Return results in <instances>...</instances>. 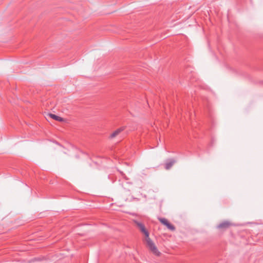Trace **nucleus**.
<instances>
[{"label": "nucleus", "mask_w": 263, "mask_h": 263, "mask_svg": "<svg viewBox=\"0 0 263 263\" xmlns=\"http://www.w3.org/2000/svg\"><path fill=\"white\" fill-rule=\"evenodd\" d=\"M144 241H145L146 247L154 255L159 256L160 254V252L158 251L155 243L149 238V237H145Z\"/></svg>", "instance_id": "1"}, {"label": "nucleus", "mask_w": 263, "mask_h": 263, "mask_svg": "<svg viewBox=\"0 0 263 263\" xmlns=\"http://www.w3.org/2000/svg\"><path fill=\"white\" fill-rule=\"evenodd\" d=\"M135 223L137 224V226L139 227L141 231L143 233V234L145 235V237H147L149 236V233L146 231V229L145 228L144 226L139 222H138L137 221H135Z\"/></svg>", "instance_id": "2"}, {"label": "nucleus", "mask_w": 263, "mask_h": 263, "mask_svg": "<svg viewBox=\"0 0 263 263\" xmlns=\"http://www.w3.org/2000/svg\"><path fill=\"white\" fill-rule=\"evenodd\" d=\"M160 221L164 225L166 226L168 229H170L172 231H174L175 230V228L174 226H173L172 224L170 223L168 221L164 218H159V219Z\"/></svg>", "instance_id": "3"}, {"label": "nucleus", "mask_w": 263, "mask_h": 263, "mask_svg": "<svg viewBox=\"0 0 263 263\" xmlns=\"http://www.w3.org/2000/svg\"><path fill=\"white\" fill-rule=\"evenodd\" d=\"M231 226V223L228 221H223L219 223L217 226V228L221 230H224L228 228Z\"/></svg>", "instance_id": "4"}, {"label": "nucleus", "mask_w": 263, "mask_h": 263, "mask_svg": "<svg viewBox=\"0 0 263 263\" xmlns=\"http://www.w3.org/2000/svg\"><path fill=\"white\" fill-rule=\"evenodd\" d=\"M123 130L124 128L123 127L117 129V130L114 131L112 134H110L109 138L111 139L115 138Z\"/></svg>", "instance_id": "5"}, {"label": "nucleus", "mask_w": 263, "mask_h": 263, "mask_svg": "<svg viewBox=\"0 0 263 263\" xmlns=\"http://www.w3.org/2000/svg\"><path fill=\"white\" fill-rule=\"evenodd\" d=\"M48 116L56 121L63 122L65 120L63 118L52 114H49Z\"/></svg>", "instance_id": "6"}, {"label": "nucleus", "mask_w": 263, "mask_h": 263, "mask_svg": "<svg viewBox=\"0 0 263 263\" xmlns=\"http://www.w3.org/2000/svg\"><path fill=\"white\" fill-rule=\"evenodd\" d=\"M175 163L174 160H171L166 162L165 164V167L166 170H170L174 165Z\"/></svg>", "instance_id": "7"}]
</instances>
